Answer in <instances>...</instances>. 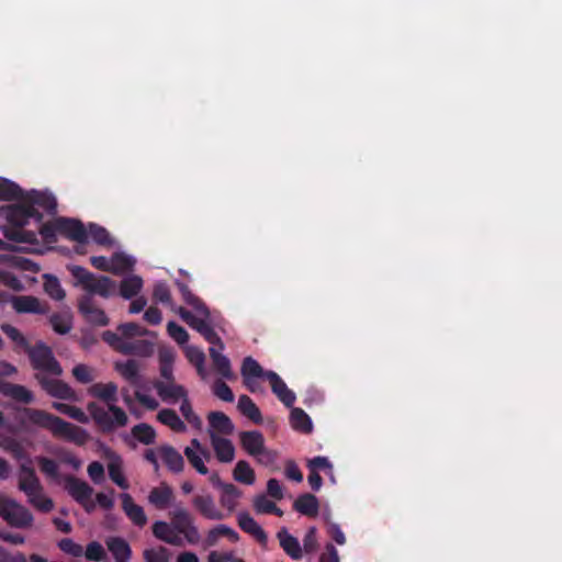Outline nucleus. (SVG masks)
Segmentation results:
<instances>
[{"label": "nucleus", "mask_w": 562, "mask_h": 562, "mask_svg": "<svg viewBox=\"0 0 562 562\" xmlns=\"http://www.w3.org/2000/svg\"><path fill=\"white\" fill-rule=\"evenodd\" d=\"M34 373L33 378L48 396L60 401H77L76 391L65 381L60 380L64 370L55 358L49 346L44 341H37L26 351Z\"/></svg>", "instance_id": "1"}, {"label": "nucleus", "mask_w": 562, "mask_h": 562, "mask_svg": "<svg viewBox=\"0 0 562 562\" xmlns=\"http://www.w3.org/2000/svg\"><path fill=\"white\" fill-rule=\"evenodd\" d=\"M89 395L106 403L108 409L95 402H89L87 411L94 424L102 432H112L116 427H124L128 423L127 414L115 405L117 402V385L114 382L94 383L88 389Z\"/></svg>", "instance_id": "2"}, {"label": "nucleus", "mask_w": 562, "mask_h": 562, "mask_svg": "<svg viewBox=\"0 0 562 562\" xmlns=\"http://www.w3.org/2000/svg\"><path fill=\"white\" fill-rule=\"evenodd\" d=\"M23 414L32 425L50 431L55 438H63L77 446H83L89 434L86 429L68 423L63 418L38 408H24Z\"/></svg>", "instance_id": "3"}, {"label": "nucleus", "mask_w": 562, "mask_h": 562, "mask_svg": "<svg viewBox=\"0 0 562 562\" xmlns=\"http://www.w3.org/2000/svg\"><path fill=\"white\" fill-rule=\"evenodd\" d=\"M68 271L76 280V285H80L87 295L92 296L93 294L100 295L101 297L108 299L115 293V282L106 276L97 277L88 269L81 266H68Z\"/></svg>", "instance_id": "4"}, {"label": "nucleus", "mask_w": 562, "mask_h": 562, "mask_svg": "<svg viewBox=\"0 0 562 562\" xmlns=\"http://www.w3.org/2000/svg\"><path fill=\"white\" fill-rule=\"evenodd\" d=\"M171 526L176 532L182 535L189 544L195 546L201 540L194 516L184 507L176 506L169 513Z\"/></svg>", "instance_id": "5"}, {"label": "nucleus", "mask_w": 562, "mask_h": 562, "mask_svg": "<svg viewBox=\"0 0 562 562\" xmlns=\"http://www.w3.org/2000/svg\"><path fill=\"white\" fill-rule=\"evenodd\" d=\"M0 516L13 528H30L34 521L32 513L26 507L8 497L0 498Z\"/></svg>", "instance_id": "6"}, {"label": "nucleus", "mask_w": 562, "mask_h": 562, "mask_svg": "<svg viewBox=\"0 0 562 562\" xmlns=\"http://www.w3.org/2000/svg\"><path fill=\"white\" fill-rule=\"evenodd\" d=\"M22 202L18 204L8 205L1 209L2 215L7 218V221L16 227L25 226L30 218H34L37 223H41L43 220V214L35 209L33 205L26 200V196L22 198Z\"/></svg>", "instance_id": "7"}, {"label": "nucleus", "mask_w": 562, "mask_h": 562, "mask_svg": "<svg viewBox=\"0 0 562 562\" xmlns=\"http://www.w3.org/2000/svg\"><path fill=\"white\" fill-rule=\"evenodd\" d=\"M78 311L89 324L94 326H106L110 322L105 312L94 304L90 295H82L78 300Z\"/></svg>", "instance_id": "8"}, {"label": "nucleus", "mask_w": 562, "mask_h": 562, "mask_svg": "<svg viewBox=\"0 0 562 562\" xmlns=\"http://www.w3.org/2000/svg\"><path fill=\"white\" fill-rule=\"evenodd\" d=\"M57 229L59 235L80 244L86 243L88 239V232L79 220L57 217Z\"/></svg>", "instance_id": "9"}, {"label": "nucleus", "mask_w": 562, "mask_h": 562, "mask_svg": "<svg viewBox=\"0 0 562 562\" xmlns=\"http://www.w3.org/2000/svg\"><path fill=\"white\" fill-rule=\"evenodd\" d=\"M12 306L20 314L44 315L49 312V305L33 295H21L12 297Z\"/></svg>", "instance_id": "10"}, {"label": "nucleus", "mask_w": 562, "mask_h": 562, "mask_svg": "<svg viewBox=\"0 0 562 562\" xmlns=\"http://www.w3.org/2000/svg\"><path fill=\"white\" fill-rule=\"evenodd\" d=\"M0 394L24 405L32 404L35 401L34 393L26 386L8 381H0Z\"/></svg>", "instance_id": "11"}, {"label": "nucleus", "mask_w": 562, "mask_h": 562, "mask_svg": "<svg viewBox=\"0 0 562 562\" xmlns=\"http://www.w3.org/2000/svg\"><path fill=\"white\" fill-rule=\"evenodd\" d=\"M153 386L165 403L176 404L188 394L187 390L182 385L177 384L176 381L164 382L155 380Z\"/></svg>", "instance_id": "12"}, {"label": "nucleus", "mask_w": 562, "mask_h": 562, "mask_svg": "<svg viewBox=\"0 0 562 562\" xmlns=\"http://www.w3.org/2000/svg\"><path fill=\"white\" fill-rule=\"evenodd\" d=\"M192 506L203 518L209 520H222L227 516L216 507L214 498L210 494L195 495L192 498Z\"/></svg>", "instance_id": "13"}, {"label": "nucleus", "mask_w": 562, "mask_h": 562, "mask_svg": "<svg viewBox=\"0 0 562 562\" xmlns=\"http://www.w3.org/2000/svg\"><path fill=\"white\" fill-rule=\"evenodd\" d=\"M266 380L269 381L272 392L286 406L292 407L295 403L296 396L291 391L285 382L274 371H268Z\"/></svg>", "instance_id": "14"}, {"label": "nucleus", "mask_w": 562, "mask_h": 562, "mask_svg": "<svg viewBox=\"0 0 562 562\" xmlns=\"http://www.w3.org/2000/svg\"><path fill=\"white\" fill-rule=\"evenodd\" d=\"M210 439L215 456L220 462L229 463L235 458V447L233 442L213 431H210Z\"/></svg>", "instance_id": "15"}, {"label": "nucleus", "mask_w": 562, "mask_h": 562, "mask_svg": "<svg viewBox=\"0 0 562 562\" xmlns=\"http://www.w3.org/2000/svg\"><path fill=\"white\" fill-rule=\"evenodd\" d=\"M65 488L77 503L90 499L93 494V488L87 482L72 475L66 476Z\"/></svg>", "instance_id": "16"}, {"label": "nucleus", "mask_w": 562, "mask_h": 562, "mask_svg": "<svg viewBox=\"0 0 562 562\" xmlns=\"http://www.w3.org/2000/svg\"><path fill=\"white\" fill-rule=\"evenodd\" d=\"M122 509L127 518L137 527L143 528L147 524V516L144 508L137 505L133 497L127 494H121Z\"/></svg>", "instance_id": "17"}, {"label": "nucleus", "mask_w": 562, "mask_h": 562, "mask_svg": "<svg viewBox=\"0 0 562 562\" xmlns=\"http://www.w3.org/2000/svg\"><path fill=\"white\" fill-rule=\"evenodd\" d=\"M239 441L241 448L251 457L260 453L265 447V437L258 430L240 431Z\"/></svg>", "instance_id": "18"}, {"label": "nucleus", "mask_w": 562, "mask_h": 562, "mask_svg": "<svg viewBox=\"0 0 562 562\" xmlns=\"http://www.w3.org/2000/svg\"><path fill=\"white\" fill-rule=\"evenodd\" d=\"M19 488L26 495L31 496L32 493L42 490L35 470L26 464L20 467Z\"/></svg>", "instance_id": "19"}, {"label": "nucleus", "mask_w": 562, "mask_h": 562, "mask_svg": "<svg viewBox=\"0 0 562 562\" xmlns=\"http://www.w3.org/2000/svg\"><path fill=\"white\" fill-rule=\"evenodd\" d=\"M237 520L239 528L244 532L252 536L260 544L267 543V533L248 513L238 514Z\"/></svg>", "instance_id": "20"}, {"label": "nucleus", "mask_w": 562, "mask_h": 562, "mask_svg": "<svg viewBox=\"0 0 562 562\" xmlns=\"http://www.w3.org/2000/svg\"><path fill=\"white\" fill-rule=\"evenodd\" d=\"M202 317H196L194 319V322L190 325V327L194 330H196L199 334H201L204 339L212 344V345H217L220 347L221 350L224 349V344L222 341V339L220 338V336L216 334V331L214 330V328L210 325L209 323V318H210V315L207 317L201 315Z\"/></svg>", "instance_id": "21"}, {"label": "nucleus", "mask_w": 562, "mask_h": 562, "mask_svg": "<svg viewBox=\"0 0 562 562\" xmlns=\"http://www.w3.org/2000/svg\"><path fill=\"white\" fill-rule=\"evenodd\" d=\"M105 543L115 562H130L132 549L125 539L121 537H110L106 539Z\"/></svg>", "instance_id": "22"}, {"label": "nucleus", "mask_w": 562, "mask_h": 562, "mask_svg": "<svg viewBox=\"0 0 562 562\" xmlns=\"http://www.w3.org/2000/svg\"><path fill=\"white\" fill-rule=\"evenodd\" d=\"M211 431L217 435L229 436L234 431V424L231 418L222 412H211L207 416Z\"/></svg>", "instance_id": "23"}, {"label": "nucleus", "mask_w": 562, "mask_h": 562, "mask_svg": "<svg viewBox=\"0 0 562 562\" xmlns=\"http://www.w3.org/2000/svg\"><path fill=\"white\" fill-rule=\"evenodd\" d=\"M161 459L166 467L173 473H180L184 468L183 457L171 446H161L159 448Z\"/></svg>", "instance_id": "24"}, {"label": "nucleus", "mask_w": 562, "mask_h": 562, "mask_svg": "<svg viewBox=\"0 0 562 562\" xmlns=\"http://www.w3.org/2000/svg\"><path fill=\"white\" fill-rule=\"evenodd\" d=\"M151 530H153V535L157 539H159L168 544H171V546H181L182 544L181 538L173 532L175 530L171 526V522L168 524L166 521L158 520V521L154 522Z\"/></svg>", "instance_id": "25"}, {"label": "nucleus", "mask_w": 562, "mask_h": 562, "mask_svg": "<svg viewBox=\"0 0 562 562\" xmlns=\"http://www.w3.org/2000/svg\"><path fill=\"white\" fill-rule=\"evenodd\" d=\"M293 507L302 515L307 517H316L319 509V503L315 495L305 493L295 499Z\"/></svg>", "instance_id": "26"}, {"label": "nucleus", "mask_w": 562, "mask_h": 562, "mask_svg": "<svg viewBox=\"0 0 562 562\" xmlns=\"http://www.w3.org/2000/svg\"><path fill=\"white\" fill-rule=\"evenodd\" d=\"M176 285H177L183 301L188 305L192 306L198 314L203 315L205 317H207L210 315V311L206 307V305L203 303V301L201 299H199L196 295H194L192 293V291L190 290L188 284H186L181 281H176Z\"/></svg>", "instance_id": "27"}, {"label": "nucleus", "mask_w": 562, "mask_h": 562, "mask_svg": "<svg viewBox=\"0 0 562 562\" xmlns=\"http://www.w3.org/2000/svg\"><path fill=\"white\" fill-rule=\"evenodd\" d=\"M281 548L294 560L302 558V548L299 540L290 535L285 528H282L277 535Z\"/></svg>", "instance_id": "28"}, {"label": "nucleus", "mask_w": 562, "mask_h": 562, "mask_svg": "<svg viewBox=\"0 0 562 562\" xmlns=\"http://www.w3.org/2000/svg\"><path fill=\"white\" fill-rule=\"evenodd\" d=\"M26 200L30 205H38L48 213H55L57 207L56 199L53 194L47 192H41L36 190L30 191L26 195Z\"/></svg>", "instance_id": "29"}, {"label": "nucleus", "mask_w": 562, "mask_h": 562, "mask_svg": "<svg viewBox=\"0 0 562 562\" xmlns=\"http://www.w3.org/2000/svg\"><path fill=\"white\" fill-rule=\"evenodd\" d=\"M173 497V493L171 487L168 485H162L160 487H154L148 495V501L151 505H154L158 509H166L171 499Z\"/></svg>", "instance_id": "30"}, {"label": "nucleus", "mask_w": 562, "mask_h": 562, "mask_svg": "<svg viewBox=\"0 0 562 562\" xmlns=\"http://www.w3.org/2000/svg\"><path fill=\"white\" fill-rule=\"evenodd\" d=\"M290 424L294 430L303 434H310L313 430L310 416L300 407H293L291 409Z\"/></svg>", "instance_id": "31"}, {"label": "nucleus", "mask_w": 562, "mask_h": 562, "mask_svg": "<svg viewBox=\"0 0 562 562\" xmlns=\"http://www.w3.org/2000/svg\"><path fill=\"white\" fill-rule=\"evenodd\" d=\"M239 412L255 424L262 423V415L258 406L248 395H240L237 405Z\"/></svg>", "instance_id": "32"}, {"label": "nucleus", "mask_w": 562, "mask_h": 562, "mask_svg": "<svg viewBox=\"0 0 562 562\" xmlns=\"http://www.w3.org/2000/svg\"><path fill=\"white\" fill-rule=\"evenodd\" d=\"M115 369L132 385L140 383L139 366L136 360L130 359L126 362H117Z\"/></svg>", "instance_id": "33"}, {"label": "nucleus", "mask_w": 562, "mask_h": 562, "mask_svg": "<svg viewBox=\"0 0 562 562\" xmlns=\"http://www.w3.org/2000/svg\"><path fill=\"white\" fill-rule=\"evenodd\" d=\"M209 352L217 373L227 380H232L234 378V373L232 371L229 359L218 352L214 347H211Z\"/></svg>", "instance_id": "34"}, {"label": "nucleus", "mask_w": 562, "mask_h": 562, "mask_svg": "<svg viewBox=\"0 0 562 562\" xmlns=\"http://www.w3.org/2000/svg\"><path fill=\"white\" fill-rule=\"evenodd\" d=\"M154 353V344L148 340L126 341L122 355L150 357Z\"/></svg>", "instance_id": "35"}, {"label": "nucleus", "mask_w": 562, "mask_h": 562, "mask_svg": "<svg viewBox=\"0 0 562 562\" xmlns=\"http://www.w3.org/2000/svg\"><path fill=\"white\" fill-rule=\"evenodd\" d=\"M241 495L243 492L237 486L232 483L226 484L223 486L220 503L228 510V514H231L236 508L238 498H240Z\"/></svg>", "instance_id": "36"}, {"label": "nucleus", "mask_w": 562, "mask_h": 562, "mask_svg": "<svg viewBox=\"0 0 562 562\" xmlns=\"http://www.w3.org/2000/svg\"><path fill=\"white\" fill-rule=\"evenodd\" d=\"M173 361H175V355L171 350H169V349L160 350V352H159V371H160V376L162 378L161 381H164V382L175 381Z\"/></svg>", "instance_id": "37"}, {"label": "nucleus", "mask_w": 562, "mask_h": 562, "mask_svg": "<svg viewBox=\"0 0 562 562\" xmlns=\"http://www.w3.org/2000/svg\"><path fill=\"white\" fill-rule=\"evenodd\" d=\"M235 481L246 485H252L256 482V474L254 469L246 460H239L233 471Z\"/></svg>", "instance_id": "38"}, {"label": "nucleus", "mask_w": 562, "mask_h": 562, "mask_svg": "<svg viewBox=\"0 0 562 562\" xmlns=\"http://www.w3.org/2000/svg\"><path fill=\"white\" fill-rule=\"evenodd\" d=\"M157 419L162 425L168 426L176 432H182L187 429L186 424L180 419L178 414L171 408H164L157 414Z\"/></svg>", "instance_id": "39"}, {"label": "nucleus", "mask_w": 562, "mask_h": 562, "mask_svg": "<svg viewBox=\"0 0 562 562\" xmlns=\"http://www.w3.org/2000/svg\"><path fill=\"white\" fill-rule=\"evenodd\" d=\"M143 288V279L138 276H130L124 278L120 284V294L122 297L130 300L136 296Z\"/></svg>", "instance_id": "40"}, {"label": "nucleus", "mask_w": 562, "mask_h": 562, "mask_svg": "<svg viewBox=\"0 0 562 562\" xmlns=\"http://www.w3.org/2000/svg\"><path fill=\"white\" fill-rule=\"evenodd\" d=\"M49 324L55 333L66 335L72 328V316L68 312L54 313L49 316Z\"/></svg>", "instance_id": "41"}, {"label": "nucleus", "mask_w": 562, "mask_h": 562, "mask_svg": "<svg viewBox=\"0 0 562 562\" xmlns=\"http://www.w3.org/2000/svg\"><path fill=\"white\" fill-rule=\"evenodd\" d=\"M240 373L243 380H248L252 378H261L266 380V374L268 373V371L263 370L259 362L255 360L252 357H246L243 360Z\"/></svg>", "instance_id": "42"}, {"label": "nucleus", "mask_w": 562, "mask_h": 562, "mask_svg": "<svg viewBox=\"0 0 562 562\" xmlns=\"http://www.w3.org/2000/svg\"><path fill=\"white\" fill-rule=\"evenodd\" d=\"M201 445L198 439L191 440V447H187L184 449V456L187 457L190 464L200 473V474H207L209 469L205 467L202 458L198 454L195 449H200Z\"/></svg>", "instance_id": "43"}, {"label": "nucleus", "mask_w": 562, "mask_h": 562, "mask_svg": "<svg viewBox=\"0 0 562 562\" xmlns=\"http://www.w3.org/2000/svg\"><path fill=\"white\" fill-rule=\"evenodd\" d=\"M23 198L22 189L4 178H0V201H13Z\"/></svg>", "instance_id": "44"}, {"label": "nucleus", "mask_w": 562, "mask_h": 562, "mask_svg": "<svg viewBox=\"0 0 562 562\" xmlns=\"http://www.w3.org/2000/svg\"><path fill=\"white\" fill-rule=\"evenodd\" d=\"M184 352H186V357H187L188 361L195 367L198 374L201 378H205V368H204L205 355H204V352L195 346H188L186 348Z\"/></svg>", "instance_id": "45"}, {"label": "nucleus", "mask_w": 562, "mask_h": 562, "mask_svg": "<svg viewBox=\"0 0 562 562\" xmlns=\"http://www.w3.org/2000/svg\"><path fill=\"white\" fill-rule=\"evenodd\" d=\"M44 291L56 301H61L66 296L65 290L61 288L57 277L53 274L44 276Z\"/></svg>", "instance_id": "46"}, {"label": "nucleus", "mask_w": 562, "mask_h": 562, "mask_svg": "<svg viewBox=\"0 0 562 562\" xmlns=\"http://www.w3.org/2000/svg\"><path fill=\"white\" fill-rule=\"evenodd\" d=\"M132 435L144 445H151L156 439V431L154 427L146 423L135 425L132 428Z\"/></svg>", "instance_id": "47"}, {"label": "nucleus", "mask_w": 562, "mask_h": 562, "mask_svg": "<svg viewBox=\"0 0 562 562\" xmlns=\"http://www.w3.org/2000/svg\"><path fill=\"white\" fill-rule=\"evenodd\" d=\"M0 329L15 344L16 347L23 349L25 352L31 347L24 335L11 324L3 323L1 324Z\"/></svg>", "instance_id": "48"}, {"label": "nucleus", "mask_w": 562, "mask_h": 562, "mask_svg": "<svg viewBox=\"0 0 562 562\" xmlns=\"http://www.w3.org/2000/svg\"><path fill=\"white\" fill-rule=\"evenodd\" d=\"M135 261L122 252H116L111 258V272L120 274L131 270Z\"/></svg>", "instance_id": "49"}, {"label": "nucleus", "mask_w": 562, "mask_h": 562, "mask_svg": "<svg viewBox=\"0 0 562 562\" xmlns=\"http://www.w3.org/2000/svg\"><path fill=\"white\" fill-rule=\"evenodd\" d=\"M171 553L169 549L162 546L145 549L143 558L145 562H169Z\"/></svg>", "instance_id": "50"}, {"label": "nucleus", "mask_w": 562, "mask_h": 562, "mask_svg": "<svg viewBox=\"0 0 562 562\" xmlns=\"http://www.w3.org/2000/svg\"><path fill=\"white\" fill-rule=\"evenodd\" d=\"M27 501L32 506L43 513H48L54 507L53 501L43 494V488L27 496Z\"/></svg>", "instance_id": "51"}, {"label": "nucleus", "mask_w": 562, "mask_h": 562, "mask_svg": "<svg viewBox=\"0 0 562 562\" xmlns=\"http://www.w3.org/2000/svg\"><path fill=\"white\" fill-rule=\"evenodd\" d=\"M0 447L20 459L24 454L22 445L12 436L0 432Z\"/></svg>", "instance_id": "52"}, {"label": "nucleus", "mask_w": 562, "mask_h": 562, "mask_svg": "<svg viewBox=\"0 0 562 562\" xmlns=\"http://www.w3.org/2000/svg\"><path fill=\"white\" fill-rule=\"evenodd\" d=\"M110 479L121 488H128V483L123 474L122 464L120 459L113 460L108 465Z\"/></svg>", "instance_id": "53"}, {"label": "nucleus", "mask_w": 562, "mask_h": 562, "mask_svg": "<svg viewBox=\"0 0 562 562\" xmlns=\"http://www.w3.org/2000/svg\"><path fill=\"white\" fill-rule=\"evenodd\" d=\"M89 235L91 236L92 240L101 246H112L113 240L109 234V232L94 223H91L89 225Z\"/></svg>", "instance_id": "54"}, {"label": "nucleus", "mask_w": 562, "mask_h": 562, "mask_svg": "<svg viewBox=\"0 0 562 562\" xmlns=\"http://www.w3.org/2000/svg\"><path fill=\"white\" fill-rule=\"evenodd\" d=\"M4 236L13 241L18 243H32L35 239L33 232L24 231L23 227L13 226L4 231Z\"/></svg>", "instance_id": "55"}, {"label": "nucleus", "mask_w": 562, "mask_h": 562, "mask_svg": "<svg viewBox=\"0 0 562 562\" xmlns=\"http://www.w3.org/2000/svg\"><path fill=\"white\" fill-rule=\"evenodd\" d=\"M83 554L88 561L101 562L106 559V552L103 546L98 541H91L87 544Z\"/></svg>", "instance_id": "56"}, {"label": "nucleus", "mask_w": 562, "mask_h": 562, "mask_svg": "<svg viewBox=\"0 0 562 562\" xmlns=\"http://www.w3.org/2000/svg\"><path fill=\"white\" fill-rule=\"evenodd\" d=\"M117 331L121 334L122 338L124 337L127 339L149 334L146 328L133 322L119 325Z\"/></svg>", "instance_id": "57"}, {"label": "nucleus", "mask_w": 562, "mask_h": 562, "mask_svg": "<svg viewBox=\"0 0 562 562\" xmlns=\"http://www.w3.org/2000/svg\"><path fill=\"white\" fill-rule=\"evenodd\" d=\"M40 234L44 241L56 243L59 231L57 229V218L47 223H40Z\"/></svg>", "instance_id": "58"}, {"label": "nucleus", "mask_w": 562, "mask_h": 562, "mask_svg": "<svg viewBox=\"0 0 562 562\" xmlns=\"http://www.w3.org/2000/svg\"><path fill=\"white\" fill-rule=\"evenodd\" d=\"M213 394L220 400L232 403L234 402V393L232 389L222 380H216L212 385Z\"/></svg>", "instance_id": "59"}, {"label": "nucleus", "mask_w": 562, "mask_h": 562, "mask_svg": "<svg viewBox=\"0 0 562 562\" xmlns=\"http://www.w3.org/2000/svg\"><path fill=\"white\" fill-rule=\"evenodd\" d=\"M74 378L82 384L91 383L94 380L93 370L87 364L79 363L72 368Z\"/></svg>", "instance_id": "60"}, {"label": "nucleus", "mask_w": 562, "mask_h": 562, "mask_svg": "<svg viewBox=\"0 0 562 562\" xmlns=\"http://www.w3.org/2000/svg\"><path fill=\"white\" fill-rule=\"evenodd\" d=\"M168 335L179 345H183L189 340L188 331L176 322L171 321L167 324Z\"/></svg>", "instance_id": "61"}, {"label": "nucleus", "mask_w": 562, "mask_h": 562, "mask_svg": "<svg viewBox=\"0 0 562 562\" xmlns=\"http://www.w3.org/2000/svg\"><path fill=\"white\" fill-rule=\"evenodd\" d=\"M307 468L310 472L318 473V471L333 472V464L328 458L323 456L314 457L307 461Z\"/></svg>", "instance_id": "62"}, {"label": "nucleus", "mask_w": 562, "mask_h": 562, "mask_svg": "<svg viewBox=\"0 0 562 562\" xmlns=\"http://www.w3.org/2000/svg\"><path fill=\"white\" fill-rule=\"evenodd\" d=\"M58 548L63 552L71 555V557H75V558H80L83 554L82 546L76 543L70 538H64V539L59 540Z\"/></svg>", "instance_id": "63"}, {"label": "nucleus", "mask_w": 562, "mask_h": 562, "mask_svg": "<svg viewBox=\"0 0 562 562\" xmlns=\"http://www.w3.org/2000/svg\"><path fill=\"white\" fill-rule=\"evenodd\" d=\"M102 339L115 351L120 353L123 352V347L125 346L126 341L119 334L111 330H105L102 333Z\"/></svg>", "instance_id": "64"}]
</instances>
